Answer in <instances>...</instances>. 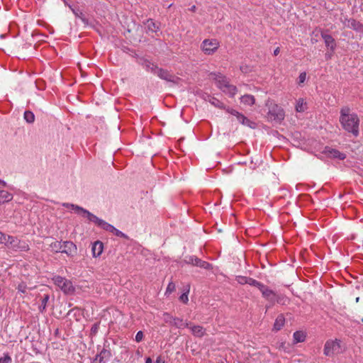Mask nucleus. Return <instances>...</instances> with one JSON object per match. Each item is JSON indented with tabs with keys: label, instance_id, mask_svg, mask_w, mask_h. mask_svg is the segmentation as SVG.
Returning a JSON list of instances; mask_svg holds the SVG:
<instances>
[{
	"label": "nucleus",
	"instance_id": "cd10ccee",
	"mask_svg": "<svg viewBox=\"0 0 363 363\" xmlns=\"http://www.w3.org/2000/svg\"><path fill=\"white\" fill-rule=\"evenodd\" d=\"M62 242L60 241H53L50 245V250L55 253L61 252V251L62 250Z\"/></svg>",
	"mask_w": 363,
	"mask_h": 363
},
{
	"label": "nucleus",
	"instance_id": "7c9ffc66",
	"mask_svg": "<svg viewBox=\"0 0 363 363\" xmlns=\"http://www.w3.org/2000/svg\"><path fill=\"white\" fill-rule=\"evenodd\" d=\"M163 319L165 323L172 325V322H173L174 319H175V318L172 317L170 314H169L167 313H164L163 314Z\"/></svg>",
	"mask_w": 363,
	"mask_h": 363
},
{
	"label": "nucleus",
	"instance_id": "f03ea898",
	"mask_svg": "<svg viewBox=\"0 0 363 363\" xmlns=\"http://www.w3.org/2000/svg\"><path fill=\"white\" fill-rule=\"evenodd\" d=\"M265 106L268 109L266 113L268 121L279 123L284 119L285 112L284 109L272 100H267Z\"/></svg>",
	"mask_w": 363,
	"mask_h": 363
},
{
	"label": "nucleus",
	"instance_id": "aec40b11",
	"mask_svg": "<svg viewBox=\"0 0 363 363\" xmlns=\"http://www.w3.org/2000/svg\"><path fill=\"white\" fill-rule=\"evenodd\" d=\"M13 199V194L11 193L0 189V204L9 202Z\"/></svg>",
	"mask_w": 363,
	"mask_h": 363
},
{
	"label": "nucleus",
	"instance_id": "49530a36",
	"mask_svg": "<svg viewBox=\"0 0 363 363\" xmlns=\"http://www.w3.org/2000/svg\"><path fill=\"white\" fill-rule=\"evenodd\" d=\"M145 363H152V359L150 357H147L145 359Z\"/></svg>",
	"mask_w": 363,
	"mask_h": 363
},
{
	"label": "nucleus",
	"instance_id": "f3484780",
	"mask_svg": "<svg viewBox=\"0 0 363 363\" xmlns=\"http://www.w3.org/2000/svg\"><path fill=\"white\" fill-rule=\"evenodd\" d=\"M111 355L110 351L103 349L100 353L96 355V359H99V363H106V360L108 359Z\"/></svg>",
	"mask_w": 363,
	"mask_h": 363
},
{
	"label": "nucleus",
	"instance_id": "2f4dec72",
	"mask_svg": "<svg viewBox=\"0 0 363 363\" xmlns=\"http://www.w3.org/2000/svg\"><path fill=\"white\" fill-rule=\"evenodd\" d=\"M250 284L251 286H255L256 287H257L259 289L262 287V284L257 281V280L255 279H253L252 278H249V280H248V284Z\"/></svg>",
	"mask_w": 363,
	"mask_h": 363
},
{
	"label": "nucleus",
	"instance_id": "6ab92c4d",
	"mask_svg": "<svg viewBox=\"0 0 363 363\" xmlns=\"http://www.w3.org/2000/svg\"><path fill=\"white\" fill-rule=\"evenodd\" d=\"M306 337V334L303 331H296L293 335L294 343H299L305 341Z\"/></svg>",
	"mask_w": 363,
	"mask_h": 363
},
{
	"label": "nucleus",
	"instance_id": "2eb2a0df",
	"mask_svg": "<svg viewBox=\"0 0 363 363\" xmlns=\"http://www.w3.org/2000/svg\"><path fill=\"white\" fill-rule=\"evenodd\" d=\"M259 290L261 291L262 296L267 299L269 301H273L274 299V292L272 290L269 289L268 287L265 286L264 284L262 285V287L259 289Z\"/></svg>",
	"mask_w": 363,
	"mask_h": 363
},
{
	"label": "nucleus",
	"instance_id": "8fccbe9b",
	"mask_svg": "<svg viewBox=\"0 0 363 363\" xmlns=\"http://www.w3.org/2000/svg\"><path fill=\"white\" fill-rule=\"evenodd\" d=\"M331 56H332V54H329V53H326V54H325V57H326L327 59L330 58V57H331Z\"/></svg>",
	"mask_w": 363,
	"mask_h": 363
},
{
	"label": "nucleus",
	"instance_id": "9b49d317",
	"mask_svg": "<svg viewBox=\"0 0 363 363\" xmlns=\"http://www.w3.org/2000/svg\"><path fill=\"white\" fill-rule=\"evenodd\" d=\"M323 153L325 154L328 157L333 159H338L342 160L346 157L345 153L341 152L336 149H333L329 147H325L324 150L323 151Z\"/></svg>",
	"mask_w": 363,
	"mask_h": 363
},
{
	"label": "nucleus",
	"instance_id": "f704fd0d",
	"mask_svg": "<svg viewBox=\"0 0 363 363\" xmlns=\"http://www.w3.org/2000/svg\"><path fill=\"white\" fill-rule=\"evenodd\" d=\"M237 281L240 284H248L249 277L244 276H238L236 277Z\"/></svg>",
	"mask_w": 363,
	"mask_h": 363
},
{
	"label": "nucleus",
	"instance_id": "dca6fc26",
	"mask_svg": "<svg viewBox=\"0 0 363 363\" xmlns=\"http://www.w3.org/2000/svg\"><path fill=\"white\" fill-rule=\"evenodd\" d=\"M345 26L357 31H361L363 28L362 24L354 19L347 20V23H345Z\"/></svg>",
	"mask_w": 363,
	"mask_h": 363
},
{
	"label": "nucleus",
	"instance_id": "a19ab883",
	"mask_svg": "<svg viewBox=\"0 0 363 363\" xmlns=\"http://www.w3.org/2000/svg\"><path fill=\"white\" fill-rule=\"evenodd\" d=\"M26 289H27V286L24 283H21V284H18V286L17 287L18 291L23 294L26 292Z\"/></svg>",
	"mask_w": 363,
	"mask_h": 363
},
{
	"label": "nucleus",
	"instance_id": "5701e85b",
	"mask_svg": "<svg viewBox=\"0 0 363 363\" xmlns=\"http://www.w3.org/2000/svg\"><path fill=\"white\" fill-rule=\"evenodd\" d=\"M307 109V104L303 98L296 101V111L299 113L304 112Z\"/></svg>",
	"mask_w": 363,
	"mask_h": 363
},
{
	"label": "nucleus",
	"instance_id": "7ed1b4c3",
	"mask_svg": "<svg viewBox=\"0 0 363 363\" xmlns=\"http://www.w3.org/2000/svg\"><path fill=\"white\" fill-rule=\"evenodd\" d=\"M217 87L224 94L233 97L238 91L237 87L230 84L228 79L220 74H213Z\"/></svg>",
	"mask_w": 363,
	"mask_h": 363
},
{
	"label": "nucleus",
	"instance_id": "39448f33",
	"mask_svg": "<svg viewBox=\"0 0 363 363\" xmlns=\"http://www.w3.org/2000/svg\"><path fill=\"white\" fill-rule=\"evenodd\" d=\"M93 223H94L97 226L100 227L101 228L108 232L112 233L113 234L118 237L123 238L125 239L128 238V236L125 233L116 229L113 225L108 223L107 222L98 218L97 216L95 217Z\"/></svg>",
	"mask_w": 363,
	"mask_h": 363
},
{
	"label": "nucleus",
	"instance_id": "603ef678",
	"mask_svg": "<svg viewBox=\"0 0 363 363\" xmlns=\"http://www.w3.org/2000/svg\"><path fill=\"white\" fill-rule=\"evenodd\" d=\"M359 297H357V298H356V302H358V301H359Z\"/></svg>",
	"mask_w": 363,
	"mask_h": 363
},
{
	"label": "nucleus",
	"instance_id": "79ce46f5",
	"mask_svg": "<svg viewBox=\"0 0 363 363\" xmlns=\"http://www.w3.org/2000/svg\"><path fill=\"white\" fill-rule=\"evenodd\" d=\"M143 337H144L143 333L142 331H138L135 335V341L137 342H141L143 339Z\"/></svg>",
	"mask_w": 363,
	"mask_h": 363
},
{
	"label": "nucleus",
	"instance_id": "bb28decb",
	"mask_svg": "<svg viewBox=\"0 0 363 363\" xmlns=\"http://www.w3.org/2000/svg\"><path fill=\"white\" fill-rule=\"evenodd\" d=\"M172 325L175 326L177 328H189L190 323L187 322H184V320L179 318H175L172 322Z\"/></svg>",
	"mask_w": 363,
	"mask_h": 363
},
{
	"label": "nucleus",
	"instance_id": "864d4df0",
	"mask_svg": "<svg viewBox=\"0 0 363 363\" xmlns=\"http://www.w3.org/2000/svg\"><path fill=\"white\" fill-rule=\"evenodd\" d=\"M219 363H224V362H219Z\"/></svg>",
	"mask_w": 363,
	"mask_h": 363
},
{
	"label": "nucleus",
	"instance_id": "4c0bfd02",
	"mask_svg": "<svg viewBox=\"0 0 363 363\" xmlns=\"http://www.w3.org/2000/svg\"><path fill=\"white\" fill-rule=\"evenodd\" d=\"M11 358L8 354H4L2 357H0V363H11Z\"/></svg>",
	"mask_w": 363,
	"mask_h": 363
},
{
	"label": "nucleus",
	"instance_id": "473e14b6",
	"mask_svg": "<svg viewBox=\"0 0 363 363\" xmlns=\"http://www.w3.org/2000/svg\"><path fill=\"white\" fill-rule=\"evenodd\" d=\"M225 109L226 110V111L228 113H230L233 116H235L237 118V119H238L240 118V116L242 115L241 113L238 112V111H236L235 109H233L230 108H225Z\"/></svg>",
	"mask_w": 363,
	"mask_h": 363
},
{
	"label": "nucleus",
	"instance_id": "a18cd8bd",
	"mask_svg": "<svg viewBox=\"0 0 363 363\" xmlns=\"http://www.w3.org/2000/svg\"><path fill=\"white\" fill-rule=\"evenodd\" d=\"M0 184L4 186H7L6 182L5 181H4V180H1V179L0 181Z\"/></svg>",
	"mask_w": 363,
	"mask_h": 363
},
{
	"label": "nucleus",
	"instance_id": "4468645a",
	"mask_svg": "<svg viewBox=\"0 0 363 363\" xmlns=\"http://www.w3.org/2000/svg\"><path fill=\"white\" fill-rule=\"evenodd\" d=\"M103 250L104 245L102 242L97 240L92 244L91 252L94 257H99L102 254Z\"/></svg>",
	"mask_w": 363,
	"mask_h": 363
},
{
	"label": "nucleus",
	"instance_id": "ea45409f",
	"mask_svg": "<svg viewBox=\"0 0 363 363\" xmlns=\"http://www.w3.org/2000/svg\"><path fill=\"white\" fill-rule=\"evenodd\" d=\"M306 79V73L305 72H301L298 76V84H303Z\"/></svg>",
	"mask_w": 363,
	"mask_h": 363
},
{
	"label": "nucleus",
	"instance_id": "0eeeda50",
	"mask_svg": "<svg viewBox=\"0 0 363 363\" xmlns=\"http://www.w3.org/2000/svg\"><path fill=\"white\" fill-rule=\"evenodd\" d=\"M341 352L340 341L338 340H329L324 345L323 353L325 356L332 357Z\"/></svg>",
	"mask_w": 363,
	"mask_h": 363
},
{
	"label": "nucleus",
	"instance_id": "09e8293b",
	"mask_svg": "<svg viewBox=\"0 0 363 363\" xmlns=\"http://www.w3.org/2000/svg\"><path fill=\"white\" fill-rule=\"evenodd\" d=\"M279 53V48H277V49L274 50V55H277Z\"/></svg>",
	"mask_w": 363,
	"mask_h": 363
},
{
	"label": "nucleus",
	"instance_id": "f8f14e48",
	"mask_svg": "<svg viewBox=\"0 0 363 363\" xmlns=\"http://www.w3.org/2000/svg\"><path fill=\"white\" fill-rule=\"evenodd\" d=\"M62 250L61 253H65L68 256H74L77 252V246L72 242L70 241H64L62 242Z\"/></svg>",
	"mask_w": 363,
	"mask_h": 363
},
{
	"label": "nucleus",
	"instance_id": "1a4fd4ad",
	"mask_svg": "<svg viewBox=\"0 0 363 363\" xmlns=\"http://www.w3.org/2000/svg\"><path fill=\"white\" fill-rule=\"evenodd\" d=\"M151 69L152 72H155V73L160 78L164 80H166L169 82H172L174 84H178L179 81V78L172 75L170 74L167 70H164L162 69H159L154 65H152Z\"/></svg>",
	"mask_w": 363,
	"mask_h": 363
},
{
	"label": "nucleus",
	"instance_id": "a211bd4d",
	"mask_svg": "<svg viewBox=\"0 0 363 363\" xmlns=\"http://www.w3.org/2000/svg\"><path fill=\"white\" fill-rule=\"evenodd\" d=\"M192 333V334L199 337H201L205 335V329L200 325H194L189 327Z\"/></svg>",
	"mask_w": 363,
	"mask_h": 363
},
{
	"label": "nucleus",
	"instance_id": "a878e982",
	"mask_svg": "<svg viewBox=\"0 0 363 363\" xmlns=\"http://www.w3.org/2000/svg\"><path fill=\"white\" fill-rule=\"evenodd\" d=\"M145 26L148 31L152 33L159 30V26L152 19H148L145 23Z\"/></svg>",
	"mask_w": 363,
	"mask_h": 363
},
{
	"label": "nucleus",
	"instance_id": "c9c22d12",
	"mask_svg": "<svg viewBox=\"0 0 363 363\" xmlns=\"http://www.w3.org/2000/svg\"><path fill=\"white\" fill-rule=\"evenodd\" d=\"M211 103L216 106V107H218V108H225V107L224 106L222 102H220V101H218V99H213L211 101Z\"/></svg>",
	"mask_w": 363,
	"mask_h": 363
},
{
	"label": "nucleus",
	"instance_id": "c85d7f7f",
	"mask_svg": "<svg viewBox=\"0 0 363 363\" xmlns=\"http://www.w3.org/2000/svg\"><path fill=\"white\" fill-rule=\"evenodd\" d=\"M24 119L28 123H32L35 121V116L33 112L30 111H26L24 113Z\"/></svg>",
	"mask_w": 363,
	"mask_h": 363
},
{
	"label": "nucleus",
	"instance_id": "f257e3e1",
	"mask_svg": "<svg viewBox=\"0 0 363 363\" xmlns=\"http://www.w3.org/2000/svg\"><path fill=\"white\" fill-rule=\"evenodd\" d=\"M340 123L342 128L357 137L359 133V118L349 106H343L340 111Z\"/></svg>",
	"mask_w": 363,
	"mask_h": 363
},
{
	"label": "nucleus",
	"instance_id": "c03bdc74",
	"mask_svg": "<svg viewBox=\"0 0 363 363\" xmlns=\"http://www.w3.org/2000/svg\"><path fill=\"white\" fill-rule=\"evenodd\" d=\"M155 363H164V361L162 360V357L160 356H159L156 359Z\"/></svg>",
	"mask_w": 363,
	"mask_h": 363
},
{
	"label": "nucleus",
	"instance_id": "c756f323",
	"mask_svg": "<svg viewBox=\"0 0 363 363\" xmlns=\"http://www.w3.org/2000/svg\"><path fill=\"white\" fill-rule=\"evenodd\" d=\"M48 301H49V296L48 294L44 295V296L41 301V303L39 306V311L41 313H43L45 311Z\"/></svg>",
	"mask_w": 363,
	"mask_h": 363
},
{
	"label": "nucleus",
	"instance_id": "de8ad7c7",
	"mask_svg": "<svg viewBox=\"0 0 363 363\" xmlns=\"http://www.w3.org/2000/svg\"><path fill=\"white\" fill-rule=\"evenodd\" d=\"M196 6H194H194H192L189 9V10H190L191 11H192V12L196 11Z\"/></svg>",
	"mask_w": 363,
	"mask_h": 363
},
{
	"label": "nucleus",
	"instance_id": "37998d69",
	"mask_svg": "<svg viewBox=\"0 0 363 363\" xmlns=\"http://www.w3.org/2000/svg\"><path fill=\"white\" fill-rule=\"evenodd\" d=\"M63 1L65 2V4L66 5H67V6L69 7V9L72 11V12H73L75 15H77V13H76V11H75V10L72 7V6H71V5H69V4H67V0H63Z\"/></svg>",
	"mask_w": 363,
	"mask_h": 363
},
{
	"label": "nucleus",
	"instance_id": "ddd939ff",
	"mask_svg": "<svg viewBox=\"0 0 363 363\" xmlns=\"http://www.w3.org/2000/svg\"><path fill=\"white\" fill-rule=\"evenodd\" d=\"M321 36L324 40L325 46L333 52L336 48V43L334 38L330 35H328L324 33H321Z\"/></svg>",
	"mask_w": 363,
	"mask_h": 363
},
{
	"label": "nucleus",
	"instance_id": "412c9836",
	"mask_svg": "<svg viewBox=\"0 0 363 363\" xmlns=\"http://www.w3.org/2000/svg\"><path fill=\"white\" fill-rule=\"evenodd\" d=\"M238 121L242 125L247 126L250 128H256V123L253 121L248 119L247 117H245L244 115L240 116V118L238 119Z\"/></svg>",
	"mask_w": 363,
	"mask_h": 363
},
{
	"label": "nucleus",
	"instance_id": "3c124183",
	"mask_svg": "<svg viewBox=\"0 0 363 363\" xmlns=\"http://www.w3.org/2000/svg\"><path fill=\"white\" fill-rule=\"evenodd\" d=\"M317 41H318V40H317L316 39H315V38H312V39H311V43H312L313 44H314V43H317Z\"/></svg>",
	"mask_w": 363,
	"mask_h": 363
},
{
	"label": "nucleus",
	"instance_id": "393cba45",
	"mask_svg": "<svg viewBox=\"0 0 363 363\" xmlns=\"http://www.w3.org/2000/svg\"><path fill=\"white\" fill-rule=\"evenodd\" d=\"M241 103L245 105L252 106L255 104V99L252 95L245 94L240 98Z\"/></svg>",
	"mask_w": 363,
	"mask_h": 363
},
{
	"label": "nucleus",
	"instance_id": "423d86ee",
	"mask_svg": "<svg viewBox=\"0 0 363 363\" xmlns=\"http://www.w3.org/2000/svg\"><path fill=\"white\" fill-rule=\"evenodd\" d=\"M52 281L65 294H72L74 291L72 281L64 277L55 276L52 278Z\"/></svg>",
	"mask_w": 363,
	"mask_h": 363
},
{
	"label": "nucleus",
	"instance_id": "b1692460",
	"mask_svg": "<svg viewBox=\"0 0 363 363\" xmlns=\"http://www.w3.org/2000/svg\"><path fill=\"white\" fill-rule=\"evenodd\" d=\"M191 263L195 266H198L203 269H208L210 267V264L199 258H191Z\"/></svg>",
	"mask_w": 363,
	"mask_h": 363
},
{
	"label": "nucleus",
	"instance_id": "9d476101",
	"mask_svg": "<svg viewBox=\"0 0 363 363\" xmlns=\"http://www.w3.org/2000/svg\"><path fill=\"white\" fill-rule=\"evenodd\" d=\"M8 245L14 250L26 251L29 249L26 242L19 240L13 236L9 238Z\"/></svg>",
	"mask_w": 363,
	"mask_h": 363
},
{
	"label": "nucleus",
	"instance_id": "58836bf2",
	"mask_svg": "<svg viewBox=\"0 0 363 363\" xmlns=\"http://www.w3.org/2000/svg\"><path fill=\"white\" fill-rule=\"evenodd\" d=\"M188 293L189 290L186 292L183 293L179 297V300L184 303H187L189 301Z\"/></svg>",
	"mask_w": 363,
	"mask_h": 363
},
{
	"label": "nucleus",
	"instance_id": "6e6552de",
	"mask_svg": "<svg viewBox=\"0 0 363 363\" xmlns=\"http://www.w3.org/2000/svg\"><path fill=\"white\" fill-rule=\"evenodd\" d=\"M62 206L69 208L71 211H73L75 213H77L82 217L87 218V219L90 222H92V223H93L95 217L96 216L94 215L93 213H91V212H89V211H87L86 209H84L82 207L79 206L77 205H74V204L69 203H63Z\"/></svg>",
	"mask_w": 363,
	"mask_h": 363
},
{
	"label": "nucleus",
	"instance_id": "e433bc0d",
	"mask_svg": "<svg viewBox=\"0 0 363 363\" xmlns=\"http://www.w3.org/2000/svg\"><path fill=\"white\" fill-rule=\"evenodd\" d=\"M175 290V284L173 282H169L167 285L165 294H170Z\"/></svg>",
	"mask_w": 363,
	"mask_h": 363
},
{
	"label": "nucleus",
	"instance_id": "20e7f679",
	"mask_svg": "<svg viewBox=\"0 0 363 363\" xmlns=\"http://www.w3.org/2000/svg\"><path fill=\"white\" fill-rule=\"evenodd\" d=\"M220 47V42L215 38H208L202 41L200 48L206 55H212Z\"/></svg>",
	"mask_w": 363,
	"mask_h": 363
},
{
	"label": "nucleus",
	"instance_id": "4be33fe9",
	"mask_svg": "<svg viewBox=\"0 0 363 363\" xmlns=\"http://www.w3.org/2000/svg\"><path fill=\"white\" fill-rule=\"evenodd\" d=\"M285 318L283 315H279L275 320L274 324V330L276 331L280 330L284 325Z\"/></svg>",
	"mask_w": 363,
	"mask_h": 363
},
{
	"label": "nucleus",
	"instance_id": "72a5a7b5",
	"mask_svg": "<svg viewBox=\"0 0 363 363\" xmlns=\"http://www.w3.org/2000/svg\"><path fill=\"white\" fill-rule=\"evenodd\" d=\"M11 237L10 235H6L1 232H0V243L8 245L9 242V238Z\"/></svg>",
	"mask_w": 363,
	"mask_h": 363
}]
</instances>
